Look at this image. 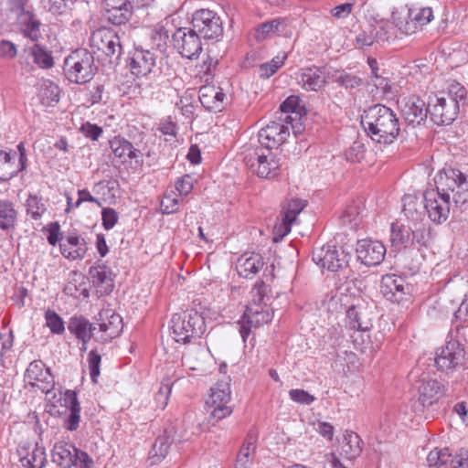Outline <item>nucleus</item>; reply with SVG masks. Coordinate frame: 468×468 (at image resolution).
Returning <instances> with one entry per match:
<instances>
[{
	"mask_svg": "<svg viewBox=\"0 0 468 468\" xmlns=\"http://www.w3.org/2000/svg\"><path fill=\"white\" fill-rule=\"evenodd\" d=\"M361 123L370 138L379 144L393 143L400 131L396 114L384 105H375L365 111Z\"/></svg>",
	"mask_w": 468,
	"mask_h": 468,
	"instance_id": "obj_1",
	"label": "nucleus"
},
{
	"mask_svg": "<svg viewBox=\"0 0 468 468\" xmlns=\"http://www.w3.org/2000/svg\"><path fill=\"white\" fill-rule=\"evenodd\" d=\"M232 392L228 381H219L213 384L207 390L205 399V410L209 418L219 421L233 412Z\"/></svg>",
	"mask_w": 468,
	"mask_h": 468,
	"instance_id": "obj_2",
	"label": "nucleus"
},
{
	"mask_svg": "<svg viewBox=\"0 0 468 468\" xmlns=\"http://www.w3.org/2000/svg\"><path fill=\"white\" fill-rule=\"evenodd\" d=\"M206 331L205 317L196 311L176 314L171 320V337L180 344L190 342L201 336Z\"/></svg>",
	"mask_w": 468,
	"mask_h": 468,
	"instance_id": "obj_3",
	"label": "nucleus"
},
{
	"mask_svg": "<svg viewBox=\"0 0 468 468\" xmlns=\"http://www.w3.org/2000/svg\"><path fill=\"white\" fill-rule=\"evenodd\" d=\"M437 188L456 205L468 201V176L458 169L449 168L439 173Z\"/></svg>",
	"mask_w": 468,
	"mask_h": 468,
	"instance_id": "obj_4",
	"label": "nucleus"
},
{
	"mask_svg": "<svg viewBox=\"0 0 468 468\" xmlns=\"http://www.w3.org/2000/svg\"><path fill=\"white\" fill-rule=\"evenodd\" d=\"M272 310L265 300L261 288L253 291V299L247 307L241 321L240 333L245 340L252 328H258L272 320Z\"/></svg>",
	"mask_w": 468,
	"mask_h": 468,
	"instance_id": "obj_5",
	"label": "nucleus"
},
{
	"mask_svg": "<svg viewBox=\"0 0 468 468\" xmlns=\"http://www.w3.org/2000/svg\"><path fill=\"white\" fill-rule=\"evenodd\" d=\"M51 458L53 463L61 468H93V461L86 452L64 441H58L54 444Z\"/></svg>",
	"mask_w": 468,
	"mask_h": 468,
	"instance_id": "obj_6",
	"label": "nucleus"
},
{
	"mask_svg": "<svg viewBox=\"0 0 468 468\" xmlns=\"http://www.w3.org/2000/svg\"><path fill=\"white\" fill-rule=\"evenodd\" d=\"M92 56L85 49H79L66 58L64 71L71 82L84 83L92 77Z\"/></svg>",
	"mask_w": 468,
	"mask_h": 468,
	"instance_id": "obj_7",
	"label": "nucleus"
},
{
	"mask_svg": "<svg viewBox=\"0 0 468 468\" xmlns=\"http://www.w3.org/2000/svg\"><path fill=\"white\" fill-rule=\"evenodd\" d=\"M464 361L465 351L458 341H449L436 351L435 365L441 372L448 376L462 368Z\"/></svg>",
	"mask_w": 468,
	"mask_h": 468,
	"instance_id": "obj_8",
	"label": "nucleus"
},
{
	"mask_svg": "<svg viewBox=\"0 0 468 468\" xmlns=\"http://www.w3.org/2000/svg\"><path fill=\"white\" fill-rule=\"evenodd\" d=\"M356 282H349L342 288L350 300L346 301L348 305L347 317L355 324L354 326L361 327L370 315V309L368 303L362 298L361 290L356 286Z\"/></svg>",
	"mask_w": 468,
	"mask_h": 468,
	"instance_id": "obj_9",
	"label": "nucleus"
},
{
	"mask_svg": "<svg viewBox=\"0 0 468 468\" xmlns=\"http://www.w3.org/2000/svg\"><path fill=\"white\" fill-rule=\"evenodd\" d=\"M176 49L185 58L192 59L202 50L200 37L191 27L179 28L173 35Z\"/></svg>",
	"mask_w": 468,
	"mask_h": 468,
	"instance_id": "obj_10",
	"label": "nucleus"
},
{
	"mask_svg": "<svg viewBox=\"0 0 468 468\" xmlns=\"http://www.w3.org/2000/svg\"><path fill=\"white\" fill-rule=\"evenodd\" d=\"M429 112L437 124H450L458 115L459 106L453 100L435 96L429 102Z\"/></svg>",
	"mask_w": 468,
	"mask_h": 468,
	"instance_id": "obj_11",
	"label": "nucleus"
},
{
	"mask_svg": "<svg viewBox=\"0 0 468 468\" xmlns=\"http://www.w3.org/2000/svg\"><path fill=\"white\" fill-rule=\"evenodd\" d=\"M192 28L204 38H214L221 33L219 19L208 10H200L195 14Z\"/></svg>",
	"mask_w": 468,
	"mask_h": 468,
	"instance_id": "obj_12",
	"label": "nucleus"
},
{
	"mask_svg": "<svg viewBox=\"0 0 468 468\" xmlns=\"http://www.w3.org/2000/svg\"><path fill=\"white\" fill-rule=\"evenodd\" d=\"M317 264L332 271H336L347 264V255L341 248L327 247L318 249L314 253Z\"/></svg>",
	"mask_w": 468,
	"mask_h": 468,
	"instance_id": "obj_13",
	"label": "nucleus"
},
{
	"mask_svg": "<svg viewBox=\"0 0 468 468\" xmlns=\"http://www.w3.org/2000/svg\"><path fill=\"white\" fill-rule=\"evenodd\" d=\"M90 41L93 48L108 57H118L121 54L119 37L109 28H100L93 32Z\"/></svg>",
	"mask_w": 468,
	"mask_h": 468,
	"instance_id": "obj_14",
	"label": "nucleus"
},
{
	"mask_svg": "<svg viewBox=\"0 0 468 468\" xmlns=\"http://www.w3.org/2000/svg\"><path fill=\"white\" fill-rule=\"evenodd\" d=\"M400 112L409 122L420 123L429 112L426 101L420 96L405 97L399 101Z\"/></svg>",
	"mask_w": 468,
	"mask_h": 468,
	"instance_id": "obj_15",
	"label": "nucleus"
},
{
	"mask_svg": "<svg viewBox=\"0 0 468 468\" xmlns=\"http://www.w3.org/2000/svg\"><path fill=\"white\" fill-rule=\"evenodd\" d=\"M356 251L358 261L365 265L371 266L383 261L386 248L378 240L362 239L357 242Z\"/></svg>",
	"mask_w": 468,
	"mask_h": 468,
	"instance_id": "obj_16",
	"label": "nucleus"
},
{
	"mask_svg": "<svg viewBox=\"0 0 468 468\" xmlns=\"http://www.w3.org/2000/svg\"><path fill=\"white\" fill-rule=\"evenodd\" d=\"M24 381L27 385L37 387L45 393L49 390L53 383L49 369L39 360L33 361L28 365L24 376Z\"/></svg>",
	"mask_w": 468,
	"mask_h": 468,
	"instance_id": "obj_17",
	"label": "nucleus"
},
{
	"mask_svg": "<svg viewBox=\"0 0 468 468\" xmlns=\"http://www.w3.org/2000/svg\"><path fill=\"white\" fill-rule=\"evenodd\" d=\"M46 399L50 414L58 416L66 414L72 406L78 403L75 392L70 390L61 392L49 389L46 392Z\"/></svg>",
	"mask_w": 468,
	"mask_h": 468,
	"instance_id": "obj_18",
	"label": "nucleus"
},
{
	"mask_svg": "<svg viewBox=\"0 0 468 468\" xmlns=\"http://www.w3.org/2000/svg\"><path fill=\"white\" fill-rule=\"evenodd\" d=\"M251 168L261 178H272L281 171V163L277 154L270 150L258 154L257 161L251 165Z\"/></svg>",
	"mask_w": 468,
	"mask_h": 468,
	"instance_id": "obj_19",
	"label": "nucleus"
},
{
	"mask_svg": "<svg viewBox=\"0 0 468 468\" xmlns=\"http://www.w3.org/2000/svg\"><path fill=\"white\" fill-rule=\"evenodd\" d=\"M449 198L442 192L429 191L425 195V207L430 218L435 222L445 220L449 214Z\"/></svg>",
	"mask_w": 468,
	"mask_h": 468,
	"instance_id": "obj_20",
	"label": "nucleus"
},
{
	"mask_svg": "<svg viewBox=\"0 0 468 468\" xmlns=\"http://www.w3.org/2000/svg\"><path fill=\"white\" fill-rule=\"evenodd\" d=\"M433 19L431 7H415L410 9L408 20L398 24L399 29L405 35H412Z\"/></svg>",
	"mask_w": 468,
	"mask_h": 468,
	"instance_id": "obj_21",
	"label": "nucleus"
},
{
	"mask_svg": "<svg viewBox=\"0 0 468 468\" xmlns=\"http://www.w3.org/2000/svg\"><path fill=\"white\" fill-rule=\"evenodd\" d=\"M289 130L286 126L278 122H271L261 130L259 142L267 150L279 147L288 137Z\"/></svg>",
	"mask_w": 468,
	"mask_h": 468,
	"instance_id": "obj_22",
	"label": "nucleus"
},
{
	"mask_svg": "<svg viewBox=\"0 0 468 468\" xmlns=\"http://www.w3.org/2000/svg\"><path fill=\"white\" fill-rule=\"evenodd\" d=\"M16 24L20 33L25 37L32 41H39L42 38L44 27L29 11L21 10L17 15Z\"/></svg>",
	"mask_w": 468,
	"mask_h": 468,
	"instance_id": "obj_23",
	"label": "nucleus"
},
{
	"mask_svg": "<svg viewBox=\"0 0 468 468\" xmlns=\"http://www.w3.org/2000/svg\"><path fill=\"white\" fill-rule=\"evenodd\" d=\"M59 248L61 254L70 261L83 259L88 250L86 240L75 232L69 233Z\"/></svg>",
	"mask_w": 468,
	"mask_h": 468,
	"instance_id": "obj_24",
	"label": "nucleus"
},
{
	"mask_svg": "<svg viewBox=\"0 0 468 468\" xmlns=\"http://www.w3.org/2000/svg\"><path fill=\"white\" fill-rule=\"evenodd\" d=\"M199 100L207 110L221 112L226 106L227 96L220 87L206 85L199 90Z\"/></svg>",
	"mask_w": 468,
	"mask_h": 468,
	"instance_id": "obj_25",
	"label": "nucleus"
},
{
	"mask_svg": "<svg viewBox=\"0 0 468 468\" xmlns=\"http://www.w3.org/2000/svg\"><path fill=\"white\" fill-rule=\"evenodd\" d=\"M155 65V58L148 50L136 49L133 51L130 69L136 77H144L150 74Z\"/></svg>",
	"mask_w": 468,
	"mask_h": 468,
	"instance_id": "obj_26",
	"label": "nucleus"
},
{
	"mask_svg": "<svg viewBox=\"0 0 468 468\" xmlns=\"http://www.w3.org/2000/svg\"><path fill=\"white\" fill-rule=\"evenodd\" d=\"M408 290V285L400 277L390 274L382 278L381 292L390 301L400 302Z\"/></svg>",
	"mask_w": 468,
	"mask_h": 468,
	"instance_id": "obj_27",
	"label": "nucleus"
},
{
	"mask_svg": "<svg viewBox=\"0 0 468 468\" xmlns=\"http://www.w3.org/2000/svg\"><path fill=\"white\" fill-rule=\"evenodd\" d=\"M23 169L22 158L16 151L0 150V180H8Z\"/></svg>",
	"mask_w": 468,
	"mask_h": 468,
	"instance_id": "obj_28",
	"label": "nucleus"
},
{
	"mask_svg": "<svg viewBox=\"0 0 468 468\" xmlns=\"http://www.w3.org/2000/svg\"><path fill=\"white\" fill-rule=\"evenodd\" d=\"M100 328L105 335V340L114 338L122 329V319L112 309H105L100 313Z\"/></svg>",
	"mask_w": 468,
	"mask_h": 468,
	"instance_id": "obj_29",
	"label": "nucleus"
},
{
	"mask_svg": "<svg viewBox=\"0 0 468 468\" xmlns=\"http://www.w3.org/2000/svg\"><path fill=\"white\" fill-rule=\"evenodd\" d=\"M362 452L361 439L356 432L346 431L341 440H338L336 452L339 455L352 460L359 456Z\"/></svg>",
	"mask_w": 468,
	"mask_h": 468,
	"instance_id": "obj_30",
	"label": "nucleus"
},
{
	"mask_svg": "<svg viewBox=\"0 0 468 468\" xmlns=\"http://www.w3.org/2000/svg\"><path fill=\"white\" fill-rule=\"evenodd\" d=\"M331 72L325 74L320 69H306L301 73L299 83L306 90H320L324 87L326 79L331 78Z\"/></svg>",
	"mask_w": 468,
	"mask_h": 468,
	"instance_id": "obj_31",
	"label": "nucleus"
},
{
	"mask_svg": "<svg viewBox=\"0 0 468 468\" xmlns=\"http://www.w3.org/2000/svg\"><path fill=\"white\" fill-rule=\"evenodd\" d=\"M419 400L423 406L435 403L443 393L442 387L434 379L421 380L417 387Z\"/></svg>",
	"mask_w": 468,
	"mask_h": 468,
	"instance_id": "obj_32",
	"label": "nucleus"
},
{
	"mask_svg": "<svg viewBox=\"0 0 468 468\" xmlns=\"http://www.w3.org/2000/svg\"><path fill=\"white\" fill-rule=\"evenodd\" d=\"M105 11L108 19L116 25L125 23L131 13L127 0H105Z\"/></svg>",
	"mask_w": 468,
	"mask_h": 468,
	"instance_id": "obj_33",
	"label": "nucleus"
},
{
	"mask_svg": "<svg viewBox=\"0 0 468 468\" xmlns=\"http://www.w3.org/2000/svg\"><path fill=\"white\" fill-rule=\"evenodd\" d=\"M21 462L28 468H43L47 462L45 448L37 444L18 451Z\"/></svg>",
	"mask_w": 468,
	"mask_h": 468,
	"instance_id": "obj_34",
	"label": "nucleus"
},
{
	"mask_svg": "<svg viewBox=\"0 0 468 468\" xmlns=\"http://www.w3.org/2000/svg\"><path fill=\"white\" fill-rule=\"evenodd\" d=\"M94 285L101 293L112 292L114 286V274L111 268L97 266L90 271Z\"/></svg>",
	"mask_w": 468,
	"mask_h": 468,
	"instance_id": "obj_35",
	"label": "nucleus"
},
{
	"mask_svg": "<svg viewBox=\"0 0 468 468\" xmlns=\"http://www.w3.org/2000/svg\"><path fill=\"white\" fill-rule=\"evenodd\" d=\"M88 287L89 282L83 274L72 272L64 287V292L76 299H85L89 296Z\"/></svg>",
	"mask_w": 468,
	"mask_h": 468,
	"instance_id": "obj_36",
	"label": "nucleus"
},
{
	"mask_svg": "<svg viewBox=\"0 0 468 468\" xmlns=\"http://www.w3.org/2000/svg\"><path fill=\"white\" fill-rule=\"evenodd\" d=\"M263 266L262 258L259 254H244L239 258L236 269L240 276L249 278L257 273Z\"/></svg>",
	"mask_w": 468,
	"mask_h": 468,
	"instance_id": "obj_37",
	"label": "nucleus"
},
{
	"mask_svg": "<svg viewBox=\"0 0 468 468\" xmlns=\"http://www.w3.org/2000/svg\"><path fill=\"white\" fill-rule=\"evenodd\" d=\"M111 148L114 155L122 160V163L133 164V160L138 162L139 153L133 149V145L125 140L114 138L111 141Z\"/></svg>",
	"mask_w": 468,
	"mask_h": 468,
	"instance_id": "obj_38",
	"label": "nucleus"
},
{
	"mask_svg": "<svg viewBox=\"0 0 468 468\" xmlns=\"http://www.w3.org/2000/svg\"><path fill=\"white\" fill-rule=\"evenodd\" d=\"M69 331L82 342V348L86 349V344L91 338L94 327L87 320L73 318L69 324Z\"/></svg>",
	"mask_w": 468,
	"mask_h": 468,
	"instance_id": "obj_39",
	"label": "nucleus"
},
{
	"mask_svg": "<svg viewBox=\"0 0 468 468\" xmlns=\"http://www.w3.org/2000/svg\"><path fill=\"white\" fill-rule=\"evenodd\" d=\"M38 96L43 105L53 107L59 101L60 90L56 83L43 80L39 87Z\"/></svg>",
	"mask_w": 468,
	"mask_h": 468,
	"instance_id": "obj_40",
	"label": "nucleus"
},
{
	"mask_svg": "<svg viewBox=\"0 0 468 468\" xmlns=\"http://www.w3.org/2000/svg\"><path fill=\"white\" fill-rule=\"evenodd\" d=\"M281 27H283V25L278 20L262 23L256 27L250 33V41L257 43L262 42L279 32Z\"/></svg>",
	"mask_w": 468,
	"mask_h": 468,
	"instance_id": "obj_41",
	"label": "nucleus"
},
{
	"mask_svg": "<svg viewBox=\"0 0 468 468\" xmlns=\"http://www.w3.org/2000/svg\"><path fill=\"white\" fill-rule=\"evenodd\" d=\"M255 450L253 441H245L239 449L234 468H254Z\"/></svg>",
	"mask_w": 468,
	"mask_h": 468,
	"instance_id": "obj_42",
	"label": "nucleus"
},
{
	"mask_svg": "<svg viewBox=\"0 0 468 468\" xmlns=\"http://www.w3.org/2000/svg\"><path fill=\"white\" fill-rule=\"evenodd\" d=\"M411 233L409 227L400 222H395L391 226L390 242L393 247L400 248L410 241Z\"/></svg>",
	"mask_w": 468,
	"mask_h": 468,
	"instance_id": "obj_43",
	"label": "nucleus"
},
{
	"mask_svg": "<svg viewBox=\"0 0 468 468\" xmlns=\"http://www.w3.org/2000/svg\"><path fill=\"white\" fill-rule=\"evenodd\" d=\"M287 57L288 54L286 51L279 52L271 61L261 65L260 76L264 79L271 77L284 65Z\"/></svg>",
	"mask_w": 468,
	"mask_h": 468,
	"instance_id": "obj_44",
	"label": "nucleus"
},
{
	"mask_svg": "<svg viewBox=\"0 0 468 468\" xmlns=\"http://www.w3.org/2000/svg\"><path fill=\"white\" fill-rule=\"evenodd\" d=\"M16 220V211L12 204L0 201V228L9 230L14 228Z\"/></svg>",
	"mask_w": 468,
	"mask_h": 468,
	"instance_id": "obj_45",
	"label": "nucleus"
},
{
	"mask_svg": "<svg viewBox=\"0 0 468 468\" xmlns=\"http://www.w3.org/2000/svg\"><path fill=\"white\" fill-rule=\"evenodd\" d=\"M35 64L41 69H49L54 65V58L51 53L42 45L37 44L31 51Z\"/></svg>",
	"mask_w": 468,
	"mask_h": 468,
	"instance_id": "obj_46",
	"label": "nucleus"
},
{
	"mask_svg": "<svg viewBox=\"0 0 468 468\" xmlns=\"http://www.w3.org/2000/svg\"><path fill=\"white\" fill-rule=\"evenodd\" d=\"M171 29V22L167 19L155 26L152 34V39L157 47H162L166 44Z\"/></svg>",
	"mask_w": 468,
	"mask_h": 468,
	"instance_id": "obj_47",
	"label": "nucleus"
},
{
	"mask_svg": "<svg viewBox=\"0 0 468 468\" xmlns=\"http://www.w3.org/2000/svg\"><path fill=\"white\" fill-rule=\"evenodd\" d=\"M450 453L447 449H433L427 456V463L431 467L445 468Z\"/></svg>",
	"mask_w": 468,
	"mask_h": 468,
	"instance_id": "obj_48",
	"label": "nucleus"
},
{
	"mask_svg": "<svg viewBox=\"0 0 468 468\" xmlns=\"http://www.w3.org/2000/svg\"><path fill=\"white\" fill-rule=\"evenodd\" d=\"M281 110L284 112L295 114L296 117H301L304 112L303 106L302 105L300 99L296 96L288 97L281 105Z\"/></svg>",
	"mask_w": 468,
	"mask_h": 468,
	"instance_id": "obj_49",
	"label": "nucleus"
},
{
	"mask_svg": "<svg viewBox=\"0 0 468 468\" xmlns=\"http://www.w3.org/2000/svg\"><path fill=\"white\" fill-rule=\"evenodd\" d=\"M331 79L345 86L346 88H355L361 82L358 78L339 70H333Z\"/></svg>",
	"mask_w": 468,
	"mask_h": 468,
	"instance_id": "obj_50",
	"label": "nucleus"
},
{
	"mask_svg": "<svg viewBox=\"0 0 468 468\" xmlns=\"http://www.w3.org/2000/svg\"><path fill=\"white\" fill-rule=\"evenodd\" d=\"M305 200L300 198L291 199L285 208L284 218L293 222L297 215L305 207Z\"/></svg>",
	"mask_w": 468,
	"mask_h": 468,
	"instance_id": "obj_51",
	"label": "nucleus"
},
{
	"mask_svg": "<svg viewBox=\"0 0 468 468\" xmlns=\"http://www.w3.org/2000/svg\"><path fill=\"white\" fill-rule=\"evenodd\" d=\"M27 211L32 218H39L45 211L44 203L36 196H29L26 203Z\"/></svg>",
	"mask_w": 468,
	"mask_h": 468,
	"instance_id": "obj_52",
	"label": "nucleus"
},
{
	"mask_svg": "<svg viewBox=\"0 0 468 468\" xmlns=\"http://www.w3.org/2000/svg\"><path fill=\"white\" fill-rule=\"evenodd\" d=\"M46 324L52 333L62 334L65 330L62 319L53 311L46 313Z\"/></svg>",
	"mask_w": 468,
	"mask_h": 468,
	"instance_id": "obj_53",
	"label": "nucleus"
},
{
	"mask_svg": "<svg viewBox=\"0 0 468 468\" xmlns=\"http://www.w3.org/2000/svg\"><path fill=\"white\" fill-rule=\"evenodd\" d=\"M17 56V47L15 43L3 39L0 41V57L6 60L15 59Z\"/></svg>",
	"mask_w": 468,
	"mask_h": 468,
	"instance_id": "obj_54",
	"label": "nucleus"
},
{
	"mask_svg": "<svg viewBox=\"0 0 468 468\" xmlns=\"http://www.w3.org/2000/svg\"><path fill=\"white\" fill-rule=\"evenodd\" d=\"M88 361L90 378L96 383L100 376L101 356L96 352L91 351L89 354Z\"/></svg>",
	"mask_w": 468,
	"mask_h": 468,
	"instance_id": "obj_55",
	"label": "nucleus"
},
{
	"mask_svg": "<svg viewBox=\"0 0 468 468\" xmlns=\"http://www.w3.org/2000/svg\"><path fill=\"white\" fill-rule=\"evenodd\" d=\"M69 416L67 419V420L65 421V427L69 431H75L79 427L80 420V408L79 402L76 405L72 406V408L69 409Z\"/></svg>",
	"mask_w": 468,
	"mask_h": 468,
	"instance_id": "obj_56",
	"label": "nucleus"
},
{
	"mask_svg": "<svg viewBox=\"0 0 468 468\" xmlns=\"http://www.w3.org/2000/svg\"><path fill=\"white\" fill-rule=\"evenodd\" d=\"M194 179L186 175L176 183V189L182 197H186L193 189Z\"/></svg>",
	"mask_w": 468,
	"mask_h": 468,
	"instance_id": "obj_57",
	"label": "nucleus"
},
{
	"mask_svg": "<svg viewBox=\"0 0 468 468\" xmlns=\"http://www.w3.org/2000/svg\"><path fill=\"white\" fill-rule=\"evenodd\" d=\"M292 223L285 218L277 222L273 227V240L278 241L282 239L290 231Z\"/></svg>",
	"mask_w": 468,
	"mask_h": 468,
	"instance_id": "obj_58",
	"label": "nucleus"
},
{
	"mask_svg": "<svg viewBox=\"0 0 468 468\" xmlns=\"http://www.w3.org/2000/svg\"><path fill=\"white\" fill-rule=\"evenodd\" d=\"M178 199L176 197V194H168L164 197L161 201V209L164 213H173L178 208Z\"/></svg>",
	"mask_w": 468,
	"mask_h": 468,
	"instance_id": "obj_59",
	"label": "nucleus"
},
{
	"mask_svg": "<svg viewBox=\"0 0 468 468\" xmlns=\"http://www.w3.org/2000/svg\"><path fill=\"white\" fill-rule=\"evenodd\" d=\"M102 226L105 229H111L118 221V215L112 208H103L101 212Z\"/></svg>",
	"mask_w": 468,
	"mask_h": 468,
	"instance_id": "obj_60",
	"label": "nucleus"
},
{
	"mask_svg": "<svg viewBox=\"0 0 468 468\" xmlns=\"http://www.w3.org/2000/svg\"><path fill=\"white\" fill-rule=\"evenodd\" d=\"M289 396L292 400L305 405H309L314 400V398L308 392L298 388L290 390Z\"/></svg>",
	"mask_w": 468,
	"mask_h": 468,
	"instance_id": "obj_61",
	"label": "nucleus"
},
{
	"mask_svg": "<svg viewBox=\"0 0 468 468\" xmlns=\"http://www.w3.org/2000/svg\"><path fill=\"white\" fill-rule=\"evenodd\" d=\"M200 351L202 350L199 349L195 353L186 354L183 357L184 365L191 370H198L201 365Z\"/></svg>",
	"mask_w": 468,
	"mask_h": 468,
	"instance_id": "obj_62",
	"label": "nucleus"
},
{
	"mask_svg": "<svg viewBox=\"0 0 468 468\" xmlns=\"http://www.w3.org/2000/svg\"><path fill=\"white\" fill-rule=\"evenodd\" d=\"M47 239L50 245L55 246L61 240L60 227L58 223H50L46 228Z\"/></svg>",
	"mask_w": 468,
	"mask_h": 468,
	"instance_id": "obj_63",
	"label": "nucleus"
},
{
	"mask_svg": "<svg viewBox=\"0 0 468 468\" xmlns=\"http://www.w3.org/2000/svg\"><path fill=\"white\" fill-rule=\"evenodd\" d=\"M467 96V90L466 89L460 85V84H454L452 85L450 89V95L447 97L448 100H453L456 101L457 105L459 106V103L461 101H464Z\"/></svg>",
	"mask_w": 468,
	"mask_h": 468,
	"instance_id": "obj_64",
	"label": "nucleus"
}]
</instances>
